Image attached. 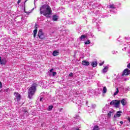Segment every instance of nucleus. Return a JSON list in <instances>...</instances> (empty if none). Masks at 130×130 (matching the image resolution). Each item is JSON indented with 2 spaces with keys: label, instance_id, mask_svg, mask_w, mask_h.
Masks as SVG:
<instances>
[{
  "label": "nucleus",
  "instance_id": "obj_1",
  "mask_svg": "<svg viewBox=\"0 0 130 130\" xmlns=\"http://www.w3.org/2000/svg\"><path fill=\"white\" fill-rule=\"evenodd\" d=\"M40 11L41 15L43 14V16L46 17L47 19L50 18L49 15L52 13L50 6L46 4L43 5L41 7Z\"/></svg>",
  "mask_w": 130,
  "mask_h": 130
},
{
  "label": "nucleus",
  "instance_id": "obj_2",
  "mask_svg": "<svg viewBox=\"0 0 130 130\" xmlns=\"http://www.w3.org/2000/svg\"><path fill=\"white\" fill-rule=\"evenodd\" d=\"M37 87V84L34 83L29 88L28 91V98H29V99H32V97H33V95L35 94V92H36Z\"/></svg>",
  "mask_w": 130,
  "mask_h": 130
},
{
  "label": "nucleus",
  "instance_id": "obj_3",
  "mask_svg": "<svg viewBox=\"0 0 130 130\" xmlns=\"http://www.w3.org/2000/svg\"><path fill=\"white\" fill-rule=\"evenodd\" d=\"M120 102L123 106H125V105H126V101L125 99L122 100L121 101H112L110 103V105H114L116 108H118L119 107V104H120Z\"/></svg>",
  "mask_w": 130,
  "mask_h": 130
},
{
  "label": "nucleus",
  "instance_id": "obj_4",
  "mask_svg": "<svg viewBox=\"0 0 130 130\" xmlns=\"http://www.w3.org/2000/svg\"><path fill=\"white\" fill-rule=\"evenodd\" d=\"M38 37L40 39H44V33H43L42 29H40L38 32Z\"/></svg>",
  "mask_w": 130,
  "mask_h": 130
},
{
  "label": "nucleus",
  "instance_id": "obj_5",
  "mask_svg": "<svg viewBox=\"0 0 130 130\" xmlns=\"http://www.w3.org/2000/svg\"><path fill=\"white\" fill-rule=\"evenodd\" d=\"M130 74V70L128 69H125L123 70L122 74V77H123V76H128Z\"/></svg>",
  "mask_w": 130,
  "mask_h": 130
},
{
  "label": "nucleus",
  "instance_id": "obj_6",
  "mask_svg": "<svg viewBox=\"0 0 130 130\" xmlns=\"http://www.w3.org/2000/svg\"><path fill=\"white\" fill-rule=\"evenodd\" d=\"M14 94H16L15 97L17 101H20L21 100V95L18 92H14Z\"/></svg>",
  "mask_w": 130,
  "mask_h": 130
},
{
  "label": "nucleus",
  "instance_id": "obj_7",
  "mask_svg": "<svg viewBox=\"0 0 130 130\" xmlns=\"http://www.w3.org/2000/svg\"><path fill=\"white\" fill-rule=\"evenodd\" d=\"M87 39V36H85V35H82L80 38L79 40L80 41H85Z\"/></svg>",
  "mask_w": 130,
  "mask_h": 130
},
{
  "label": "nucleus",
  "instance_id": "obj_8",
  "mask_svg": "<svg viewBox=\"0 0 130 130\" xmlns=\"http://www.w3.org/2000/svg\"><path fill=\"white\" fill-rule=\"evenodd\" d=\"M1 64H3V66H6L7 64V60L6 58H2L0 61Z\"/></svg>",
  "mask_w": 130,
  "mask_h": 130
},
{
  "label": "nucleus",
  "instance_id": "obj_9",
  "mask_svg": "<svg viewBox=\"0 0 130 130\" xmlns=\"http://www.w3.org/2000/svg\"><path fill=\"white\" fill-rule=\"evenodd\" d=\"M121 111L117 112L116 114L114 115V118H116L117 117H120L121 116Z\"/></svg>",
  "mask_w": 130,
  "mask_h": 130
},
{
  "label": "nucleus",
  "instance_id": "obj_10",
  "mask_svg": "<svg viewBox=\"0 0 130 130\" xmlns=\"http://www.w3.org/2000/svg\"><path fill=\"white\" fill-rule=\"evenodd\" d=\"M58 54H59V50H54L52 53L53 56H56V55H58Z\"/></svg>",
  "mask_w": 130,
  "mask_h": 130
},
{
  "label": "nucleus",
  "instance_id": "obj_11",
  "mask_svg": "<svg viewBox=\"0 0 130 130\" xmlns=\"http://www.w3.org/2000/svg\"><path fill=\"white\" fill-rule=\"evenodd\" d=\"M82 64H83V66H88L90 64V62H89V61H87L86 60H83V61H82Z\"/></svg>",
  "mask_w": 130,
  "mask_h": 130
},
{
  "label": "nucleus",
  "instance_id": "obj_12",
  "mask_svg": "<svg viewBox=\"0 0 130 130\" xmlns=\"http://www.w3.org/2000/svg\"><path fill=\"white\" fill-rule=\"evenodd\" d=\"M75 103L76 104H78V105H80L82 103V101L76 98Z\"/></svg>",
  "mask_w": 130,
  "mask_h": 130
},
{
  "label": "nucleus",
  "instance_id": "obj_13",
  "mask_svg": "<svg viewBox=\"0 0 130 130\" xmlns=\"http://www.w3.org/2000/svg\"><path fill=\"white\" fill-rule=\"evenodd\" d=\"M97 61H92L91 62V66L93 68H96L97 67Z\"/></svg>",
  "mask_w": 130,
  "mask_h": 130
},
{
  "label": "nucleus",
  "instance_id": "obj_14",
  "mask_svg": "<svg viewBox=\"0 0 130 130\" xmlns=\"http://www.w3.org/2000/svg\"><path fill=\"white\" fill-rule=\"evenodd\" d=\"M108 71V66H106L102 70V73H107Z\"/></svg>",
  "mask_w": 130,
  "mask_h": 130
},
{
  "label": "nucleus",
  "instance_id": "obj_15",
  "mask_svg": "<svg viewBox=\"0 0 130 130\" xmlns=\"http://www.w3.org/2000/svg\"><path fill=\"white\" fill-rule=\"evenodd\" d=\"M37 29H35L34 30V38H35L36 37V34H37Z\"/></svg>",
  "mask_w": 130,
  "mask_h": 130
},
{
  "label": "nucleus",
  "instance_id": "obj_16",
  "mask_svg": "<svg viewBox=\"0 0 130 130\" xmlns=\"http://www.w3.org/2000/svg\"><path fill=\"white\" fill-rule=\"evenodd\" d=\"M53 21H57V16L53 15L52 17Z\"/></svg>",
  "mask_w": 130,
  "mask_h": 130
},
{
  "label": "nucleus",
  "instance_id": "obj_17",
  "mask_svg": "<svg viewBox=\"0 0 130 130\" xmlns=\"http://www.w3.org/2000/svg\"><path fill=\"white\" fill-rule=\"evenodd\" d=\"M100 128H99V126L95 125L93 127V128L92 130H99Z\"/></svg>",
  "mask_w": 130,
  "mask_h": 130
},
{
  "label": "nucleus",
  "instance_id": "obj_18",
  "mask_svg": "<svg viewBox=\"0 0 130 130\" xmlns=\"http://www.w3.org/2000/svg\"><path fill=\"white\" fill-rule=\"evenodd\" d=\"M119 92V90H118V88H116V91L114 93V96H116V95L118 94V92Z\"/></svg>",
  "mask_w": 130,
  "mask_h": 130
},
{
  "label": "nucleus",
  "instance_id": "obj_19",
  "mask_svg": "<svg viewBox=\"0 0 130 130\" xmlns=\"http://www.w3.org/2000/svg\"><path fill=\"white\" fill-rule=\"evenodd\" d=\"M53 108V106L52 105H51L50 106L48 107V110L49 111H50L51 110H52V109Z\"/></svg>",
  "mask_w": 130,
  "mask_h": 130
},
{
  "label": "nucleus",
  "instance_id": "obj_20",
  "mask_svg": "<svg viewBox=\"0 0 130 130\" xmlns=\"http://www.w3.org/2000/svg\"><path fill=\"white\" fill-rule=\"evenodd\" d=\"M111 114H112V112L109 111V113H108L107 115L109 118H110L111 117Z\"/></svg>",
  "mask_w": 130,
  "mask_h": 130
},
{
  "label": "nucleus",
  "instance_id": "obj_21",
  "mask_svg": "<svg viewBox=\"0 0 130 130\" xmlns=\"http://www.w3.org/2000/svg\"><path fill=\"white\" fill-rule=\"evenodd\" d=\"M107 92V88H106V87H104L103 89V92L106 93Z\"/></svg>",
  "mask_w": 130,
  "mask_h": 130
},
{
  "label": "nucleus",
  "instance_id": "obj_22",
  "mask_svg": "<svg viewBox=\"0 0 130 130\" xmlns=\"http://www.w3.org/2000/svg\"><path fill=\"white\" fill-rule=\"evenodd\" d=\"M23 113L24 114H26V115H28V111L26 110H23Z\"/></svg>",
  "mask_w": 130,
  "mask_h": 130
},
{
  "label": "nucleus",
  "instance_id": "obj_23",
  "mask_svg": "<svg viewBox=\"0 0 130 130\" xmlns=\"http://www.w3.org/2000/svg\"><path fill=\"white\" fill-rule=\"evenodd\" d=\"M84 44H90V40H87V41H86V42H84Z\"/></svg>",
  "mask_w": 130,
  "mask_h": 130
},
{
  "label": "nucleus",
  "instance_id": "obj_24",
  "mask_svg": "<svg viewBox=\"0 0 130 130\" xmlns=\"http://www.w3.org/2000/svg\"><path fill=\"white\" fill-rule=\"evenodd\" d=\"M110 9H115V7H114V5H111L110 6Z\"/></svg>",
  "mask_w": 130,
  "mask_h": 130
},
{
  "label": "nucleus",
  "instance_id": "obj_25",
  "mask_svg": "<svg viewBox=\"0 0 130 130\" xmlns=\"http://www.w3.org/2000/svg\"><path fill=\"white\" fill-rule=\"evenodd\" d=\"M52 76H53V77H55V76H56V72H52Z\"/></svg>",
  "mask_w": 130,
  "mask_h": 130
},
{
  "label": "nucleus",
  "instance_id": "obj_26",
  "mask_svg": "<svg viewBox=\"0 0 130 130\" xmlns=\"http://www.w3.org/2000/svg\"><path fill=\"white\" fill-rule=\"evenodd\" d=\"M95 107H96V105H95V104H92V105H91V108H92L93 109H95Z\"/></svg>",
  "mask_w": 130,
  "mask_h": 130
},
{
  "label": "nucleus",
  "instance_id": "obj_27",
  "mask_svg": "<svg viewBox=\"0 0 130 130\" xmlns=\"http://www.w3.org/2000/svg\"><path fill=\"white\" fill-rule=\"evenodd\" d=\"M79 117H80V116L78 115H75V116H74V118H75V119H78V118H79Z\"/></svg>",
  "mask_w": 130,
  "mask_h": 130
},
{
  "label": "nucleus",
  "instance_id": "obj_28",
  "mask_svg": "<svg viewBox=\"0 0 130 130\" xmlns=\"http://www.w3.org/2000/svg\"><path fill=\"white\" fill-rule=\"evenodd\" d=\"M69 77H73L74 76V74L73 73H71L69 74Z\"/></svg>",
  "mask_w": 130,
  "mask_h": 130
},
{
  "label": "nucleus",
  "instance_id": "obj_29",
  "mask_svg": "<svg viewBox=\"0 0 130 130\" xmlns=\"http://www.w3.org/2000/svg\"><path fill=\"white\" fill-rule=\"evenodd\" d=\"M103 64H104V61L99 63V66H100V67H101L102 66H103Z\"/></svg>",
  "mask_w": 130,
  "mask_h": 130
},
{
  "label": "nucleus",
  "instance_id": "obj_30",
  "mask_svg": "<svg viewBox=\"0 0 130 130\" xmlns=\"http://www.w3.org/2000/svg\"><path fill=\"white\" fill-rule=\"evenodd\" d=\"M37 26H38V25H37V23H36V24H35V29H37V28H38V27Z\"/></svg>",
  "mask_w": 130,
  "mask_h": 130
},
{
  "label": "nucleus",
  "instance_id": "obj_31",
  "mask_svg": "<svg viewBox=\"0 0 130 130\" xmlns=\"http://www.w3.org/2000/svg\"><path fill=\"white\" fill-rule=\"evenodd\" d=\"M1 88H3V84L1 82H0V89Z\"/></svg>",
  "mask_w": 130,
  "mask_h": 130
},
{
  "label": "nucleus",
  "instance_id": "obj_32",
  "mask_svg": "<svg viewBox=\"0 0 130 130\" xmlns=\"http://www.w3.org/2000/svg\"><path fill=\"white\" fill-rule=\"evenodd\" d=\"M42 99H43V97H40V101L41 102H42Z\"/></svg>",
  "mask_w": 130,
  "mask_h": 130
},
{
  "label": "nucleus",
  "instance_id": "obj_33",
  "mask_svg": "<svg viewBox=\"0 0 130 130\" xmlns=\"http://www.w3.org/2000/svg\"><path fill=\"white\" fill-rule=\"evenodd\" d=\"M21 0H18L17 2V5H19V4H20V2Z\"/></svg>",
  "mask_w": 130,
  "mask_h": 130
},
{
  "label": "nucleus",
  "instance_id": "obj_34",
  "mask_svg": "<svg viewBox=\"0 0 130 130\" xmlns=\"http://www.w3.org/2000/svg\"><path fill=\"white\" fill-rule=\"evenodd\" d=\"M52 71H53V69H51L49 71L50 73H52Z\"/></svg>",
  "mask_w": 130,
  "mask_h": 130
},
{
  "label": "nucleus",
  "instance_id": "obj_35",
  "mask_svg": "<svg viewBox=\"0 0 130 130\" xmlns=\"http://www.w3.org/2000/svg\"><path fill=\"white\" fill-rule=\"evenodd\" d=\"M62 111V108H60L59 110L60 112H61Z\"/></svg>",
  "mask_w": 130,
  "mask_h": 130
},
{
  "label": "nucleus",
  "instance_id": "obj_36",
  "mask_svg": "<svg viewBox=\"0 0 130 130\" xmlns=\"http://www.w3.org/2000/svg\"><path fill=\"white\" fill-rule=\"evenodd\" d=\"M120 123H121V124H123V121H120Z\"/></svg>",
  "mask_w": 130,
  "mask_h": 130
},
{
  "label": "nucleus",
  "instance_id": "obj_37",
  "mask_svg": "<svg viewBox=\"0 0 130 130\" xmlns=\"http://www.w3.org/2000/svg\"><path fill=\"white\" fill-rule=\"evenodd\" d=\"M128 121L130 122V118H128Z\"/></svg>",
  "mask_w": 130,
  "mask_h": 130
},
{
  "label": "nucleus",
  "instance_id": "obj_38",
  "mask_svg": "<svg viewBox=\"0 0 130 130\" xmlns=\"http://www.w3.org/2000/svg\"><path fill=\"white\" fill-rule=\"evenodd\" d=\"M26 2H27V0H26V1H25V2H24V8H25V3H26Z\"/></svg>",
  "mask_w": 130,
  "mask_h": 130
},
{
  "label": "nucleus",
  "instance_id": "obj_39",
  "mask_svg": "<svg viewBox=\"0 0 130 130\" xmlns=\"http://www.w3.org/2000/svg\"><path fill=\"white\" fill-rule=\"evenodd\" d=\"M75 130H79L78 128H75Z\"/></svg>",
  "mask_w": 130,
  "mask_h": 130
},
{
  "label": "nucleus",
  "instance_id": "obj_40",
  "mask_svg": "<svg viewBox=\"0 0 130 130\" xmlns=\"http://www.w3.org/2000/svg\"><path fill=\"white\" fill-rule=\"evenodd\" d=\"M111 130H116V129H114L113 128H112V129H111Z\"/></svg>",
  "mask_w": 130,
  "mask_h": 130
},
{
  "label": "nucleus",
  "instance_id": "obj_41",
  "mask_svg": "<svg viewBox=\"0 0 130 130\" xmlns=\"http://www.w3.org/2000/svg\"><path fill=\"white\" fill-rule=\"evenodd\" d=\"M25 13H26V14H28V12H26V11H24Z\"/></svg>",
  "mask_w": 130,
  "mask_h": 130
},
{
  "label": "nucleus",
  "instance_id": "obj_42",
  "mask_svg": "<svg viewBox=\"0 0 130 130\" xmlns=\"http://www.w3.org/2000/svg\"><path fill=\"white\" fill-rule=\"evenodd\" d=\"M28 14H30V13H29V12H28Z\"/></svg>",
  "mask_w": 130,
  "mask_h": 130
},
{
  "label": "nucleus",
  "instance_id": "obj_43",
  "mask_svg": "<svg viewBox=\"0 0 130 130\" xmlns=\"http://www.w3.org/2000/svg\"><path fill=\"white\" fill-rule=\"evenodd\" d=\"M126 48H125L124 49H126Z\"/></svg>",
  "mask_w": 130,
  "mask_h": 130
},
{
  "label": "nucleus",
  "instance_id": "obj_44",
  "mask_svg": "<svg viewBox=\"0 0 130 130\" xmlns=\"http://www.w3.org/2000/svg\"><path fill=\"white\" fill-rule=\"evenodd\" d=\"M86 103H88V102H87Z\"/></svg>",
  "mask_w": 130,
  "mask_h": 130
}]
</instances>
